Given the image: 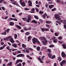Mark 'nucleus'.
Returning <instances> with one entry per match:
<instances>
[{"label":"nucleus","mask_w":66,"mask_h":66,"mask_svg":"<svg viewBox=\"0 0 66 66\" xmlns=\"http://www.w3.org/2000/svg\"><path fill=\"white\" fill-rule=\"evenodd\" d=\"M23 29L24 31H27V30H29L27 29V28L26 27H25Z\"/></svg>","instance_id":"obj_51"},{"label":"nucleus","mask_w":66,"mask_h":66,"mask_svg":"<svg viewBox=\"0 0 66 66\" xmlns=\"http://www.w3.org/2000/svg\"><path fill=\"white\" fill-rule=\"evenodd\" d=\"M4 61L6 62H8V60L7 59H5L4 60Z\"/></svg>","instance_id":"obj_64"},{"label":"nucleus","mask_w":66,"mask_h":66,"mask_svg":"<svg viewBox=\"0 0 66 66\" xmlns=\"http://www.w3.org/2000/svg\"><path fill=\"white\" fill-rule=\"evenodd\" d=\"M6 30H5L4 33V35H6Z\"/></svg>","instance_id":"obj_57"},{"label":"nucleus","mask_w":66,"mask_h":66,"mask_svg":"<svg viewBox=\"0 0 66 66\" xmlns=\"http://www.w3.org/2000/svg\"><path fill=\"white\" fill-rule=\"evenodd\" d=\"M46 16H47V14L45 13H44V14L42 15V16L44 19H45V18H46Z\"/></svg>","instance_id":"obj_15"},{"label":"nucleus","mask_w":66,"mask_h":66,"mask_svg":"<svg viewBox=\"0 0 66 66\" xmlns=\"http://www.w3.org/2000/svg\"><path fill=\"white\" fill-rule=\"evenodd\" d=\"M13 20H14V21H17V19H16V18H15Z\"/></svg>","instance_id":"obj_62"},{"label":"nucleus","mask_w":66,"mask_h":66,"mask_svg":"<svg viewBox=\"0 0 66 66\" xmlns=\"http://www.w3.org/2000/svg\"><path fill=\"white\" fill-rule=\"evenodd\" d=\"M56 23H58L59 24V25H60V24H61V23L60 22H59L57 21H56Z\"/></svg>","instance_id":"obj_45"},{"label":"nucleus","mask_w":66,"mask_h":66,"mask_svg":"<svg viewBox=\"0 0 66 66\" xmlns=\"http://www.w3.org/2000/svg\"><path fill=\"white\" fill-rule=\"evenodd\" d=\"M40 28L42 30V32H44V31H45V29H44V28Z\"/></svg>","instance_id":"obj_47"},{"label":"nucleus","mask_w":66,"mask_h":66,"mask_svg":"<svg viewBox=\"0 0 66 66\" xmlns=\"http://www.w3.org/2000/svg\"><path fill=\"white\" fill-rule=\"evenodd\" d=\"M16 66H22L21 63H19L16 65Z\"/></svg>","instance_id":"obj_44"},{"label":"nucleus","mask_w":66,"mask_h":66,"mask_svg":"<svg viewBox=\"0 0 66 66\" xmlns=\"http://www.w3.org/2000/svg\"><path fill=\"white\" fill-rule=\"evenodd\" d=\"M30 10V9H28L27 8H25V11H28V10Z\"/></svg>","instance_id":"obj_55"},{"label":"nucleus","mask_w":66,"mask_h":66,"mask_svg":"<svg viewBox=\"0 0 66 66\" xmlns=\"http://www.w3.org/2000/svg\"><path fill=\"white\" fill-rule=\"evenodd\" d=\"M28 42H29L30 41V39H31V36H29V37H28Z\"/></svg>","instance_id":"obj_34"},{"label":"nucleus","mask_w":66,"mask_h":66,"mask_svg":"<svg viewBox=\"0 0 66 66\" xmlns=\"http://www.w3.org/2000/svg\"><path fill=\"white\" fill-rule=\"evenodd\" d=\"M56 8H54L51 10V11H56Z\"/></svg>","instance_id":"obj_42"},{"label":"nucleus","mask_w":66,"mask_h":66,"mask_svg":"<svg viewBox=\"0 0 66 66\" xmlns=\"http://www.w3.org/2000/svg\"><path fill=\"white\" fill-rule=\"evenodd\" d=\"M40 39L41 40H44L42 41V43H43V45H45V46L47 45V43H48V41L44 37H40Z\"/></svg>","instance_id":"obj_1"},{"label":"nucleus","mask_w":66,"mask_h":66,"mask_svg":"<svg viewBox=\"0 0 66 66\" xmlns=\"http://www.w3.org/2000/svg\"><path fill=\"white\" fill-rule=\"evenodd\" d=\"M7 40H10V41L11 43H14L15 41L14 40L13 38L11 36L8 37L7 38Z\"/></svg>","instance_id":"obj_4"},{"label":"nucleus","mask_w":66,"mask_h":66,"mask_svg":"<svg viewBox=\"0 0 66 66\" xmlns=\"http://www.w3.org/2000/svg\"><path fill=\"white\" fill-rule=\"evenodd\" d=\"M61 19L62 18H59L57 20H58V21H60V22H63V21L61 20Z\"/></svg>","instance_id":"obj_29"},{"label":"nucleus","mask_w":66,"mask_h":66,"mask_svg":"<svg viewBox=\"0 0 66 66\" xmlns=\"http://www.w3.org/2000/svg\"><path fill=\"white\" fill-rule=\"evenodd\" d=\"M45 56H43L42 57V60H44V59L45 58Z\"/></svg>","instance_id":"obj_59"},{"label":"nucleus","mask_w":66,"mask_h":66,"mask_svg":"<svg viewBox=\"0 0 66 66\" xmlns=\"http://www.w3.org/2000/svg\"><path fill=\"white\" fill-rule=\"evenodd\" d=\"M28 3L29 4V5L30 6H32V2L30 0H29L28 2Z\"/></svg>","instance_id":"obj_13"},{"label":"nucleus","mask_w":66,"mask_h":66,"mask_svg":"<svg viewBox=\"0 0 66 66\" xmlns=\"http://www.w3.org/2000/svg\"><path fill=\"white\" fill-rule=\"evenodd\" d=\"M24 55L23 54H18L17 55V57H23L24 56Z\"/></svg>","instance_id":"obj_10"},{"label":"nucleus","mask_w":66,"mask_h":66,"mask_svg":"<svg viewBox=\"0 0 66 66\" xmlns=\"http://www.w3.org/2000/svg\"><path fill=\"white\" fill-rule=\"evenodd\" d=\"M14 24V23L13 22H10V26H13Z\"/></svg>","instance_id":"obj_17"},{"label":"nucleus","mask_w":66,"mask_h":66,"mask_svg":"<svg viewBox=\"0 0 66 66\" xmlns=\"http://www.w3.org/2000/svg\"><path fill=\"white\" fill-rule=\"evenodd\" d=\"M12 17H13V18H15V14H12Z\"/></svg>","instance_id":"obj_58"},{"label":"nucleus","mask_w":66,"mask_h":66,"mask_svg":"<svg viewBox=\"0 0 66 66\" xmlns=\"http://www.w3.org/2000/svg\"><path fill=\"white\" fill-rule=\"evenodd\" d=\"M62 46L63 49H66V46L65 44H62Z\"/></svg>","instance_id":"obj_32"},{"label":"nucleus","mask_w":66,"mask_h":66,"mask_svg":"<svg viewBox=\"0 0 66 66\" xmlns=\"http://www.w3.org/2000/svg\"><path fill=\"white\" fill-rule=\"evenodd\" d=\"M10 48V47L9 46H8L7 47V50H9L11 52V49Z\"/></svg>","instance_id":"obj_25"},{"label":"nucleus","mask_w":66,"mask_h":66,"mask_svg":"<svg viewBox=\"0 0 66 66\" xmlns=\"http://www.w3.org/2000/svg\"><path fill=\"white\" fill-rule=\"evenodd\" d=\"M47 55L49 56V57L50 58V59H51V57L52 56V54H51L50 53H47Z\"/></svg>","instance_id":"obj_19"},{"label":"nucleus","mask_w":66,"mask_h":66,"mask_svg":"<svg viewBox=\"0 0 66 66\" xmlns=\"http://www.w3.org/2000/svg\"><path fill=\"white\" fill-rule=\"evenodd\" d=\"M38 60L41 63H43V62L42 61V59L40 58V56H39L38 58Z\"/></svg>","instance_id":"obj_12"},{"label":"nucleus","mask_w":66,"mask_h":66,"mask_svg":"<svg viewBox=\"0 0 66 66\" xmlns=\"http://www.w3.org/2000/svg\"><path fill=\"white\" fill-rule=\"evenodd\" d=\"M10 20H14V19L12 18H10L7 20V21H9Z\"/></svg>","instance_id":"obj_26"},{"label":"nucleus","mask_w":66,"mask_h":66,"mask_svg":"<svg viewBox=\"0 0 66 66\" xmlns=\"http://www.w3.org/2000/svg\"><path fill=\"white\" fill-rule=\"evenodd\" d=\"M12 46H13V47H14V48H17V47H18V46H17V45L15 44H12Z\"/></svg>","instance_id":"obj_23"},{"label":"nucleus","mask_w":66,"mask_h":66,"mask_svg":"<svg viewBox=\"0 0 66 66\" xmlns=\"http://www.w3.org/2000/svg\"><path fill=\"white\" fill-rule=\"evenodd\" d=\"M34 17L35 19H38V17L37 16L34 15Z\"/></svg>","instance_id":"obj_41"},{"label":"nucleus","mask_w":66,"mask_h":66,"mask_svg":"<svg viewBox=\"0 0 66 66\" xmlns=\"http://www.w3.org/2000/svg\"><path fill=\"white\" fill-rule=\"evenodd\" d=\"M54 35L55 36H58L59 34H57L56 33H55Z\"/></svg>","instance_id":"obj_48"},{"label":"nucleus","mask_w":66,"mask_h":66,"mask_svg":"<svg viewBox=\"0 0 66 66\" xmlns=\"http://www.w3.org/2000/svg\"><path fill=\"white\" fill-rule=\"evenodd\" d=\"M63 23L66 24V20L64 19L63 21Z\"/></svg>","instance_id":"obj_33"},{"label":"nucleus","mask_w":66,"mask_h":66,"mask_svg":"<svg viewBox=\"0 0 66 66\" xmlns=\"http://www.w3.org/2000/svg\"><path fill=\"white\" fill-rule=\"evenodd\" d=\"M46 27L48 28V29H50V26L48 24H46Z\"/></svg>","instance_id":"obj_38"},{"label":"nucleus","mask_w":66,"mask_h":66,"mask_svg":"<svg viewBox=\"0 0 66 66\" xmlns=\"http://www.w3.org/2000/svg\"><path fill=\"white\" fill-rule=\"evenodd\" d=\"M22 19L23 20H25L27 22L29 23L31 21V17L30 16H28L27 19L26 18H22Z\"/></svg>","instance_id":"obj_2"},{"label":"nucleus","mask_w":66,"mask_h":66,"mask_svg":"<svg viewBox=\"0 0 66 66\" xmlns=\"http://www.w3.org/2000/svg\"><path fill=\"white\" fill-rule=\"evenodd\" d=\"M61 55H62V57H66V55L65 53L64 52H62L61 53Z\"/></svg>","instance_id":"obj_7"},{"label":"nucleus","mask_w":66,"mask_h":66,"mask_svg":"<svg viewBox=\"0 0 66 66\" xmlns=\"http://www.w3.org/2000/svg\"><path fill=\"white\" fill-rule=\"evenodd\" d=\"M10 31V29H9V28L7 29L6 30L7 33H9Z\"/></svg>","instance_id":"obj_37"},{"label":"nucleus","mask_w":66,"mask_h":66,"mask_svg":"<svg viewBox=\"0 0 66 66\" xmlns=\"http://www.w3.org/2000/svg\"><path fill=\"white\" fill-rule=\"evenodd\" d=\"M54 46L53 45H51L49 46V47L50 48H53L54 47Z\"/></svg>","instance_id":"obj_35"},{"label":"nucleus","mask_w":66,"mask_h":66,"mask_svg":"<svg viewBox=\"0 0 66 66\" xmlns=\"http://www.w3.org/2000/svg\"><path fill=\"white\" fill-rule=\"evenodd\" d=\"M6 45H4L2 47L3 49H4V47H6Z\"/></svg>","instance_id":"obj_61"},{"label":"nucleus","mask_w":66,"mask_h":66,"mask_svg":"<svg viewBox=\"0 0 66 66\" xmlns=\"http://www.w3.org/2000/svg\"><path fill=\"white\" fill-rule=\"evenodd\" d=\"M45 31H49V29H45Z\"/></svg>","instance_id":"obj_53"},{"label":"nucleus","mask_w":66,"mask_h":66,"mask_svg":"<svg viewBox=\"0 0 66 66\" xmlns=\"http://www.w3.org/2000/svg\"><path fill=\"white\" fill-rule=\"evenodd\" d=\"M11 3H12V4H13L16 5V6H19V7H20V6H19V5L17 3V2H11Z\"/></svg>","instance_id":"obj_8"},{"label":"nucleus","mask_w":66,"mask_h":66,"mask_svg":"<svg viewBox=\"0 0 66 66\" xmlns=\"http://www.w3.org/2000/svg\"><path fill=\"white\" fill-rule=\"evenodd\" d=\"M58 39H62L63 38V37L61 36H60L57 38Z\"/></svg>","instance_id":"obj_40"},{"label":"nucleus","mask_w":66,"mask_h":66,"mask_svg":"<svg viewBox=\"0 0 66 66\" xmlns=\"http://www.w3.org/2000/svg\"><path fill=\"white\" fill-rule=\"evenodd\" d=\"M36 11L37 12H38L39 11V10L38 9V8H37V7L36 8Z\"/></svg>","instance_id":"obj_56"},{"label":"nucleus","mask_w":66,"mask_h":66,"mask_svg":"<svg viewBox=\"0 0 66 66\" xmlns=\"http://www.w3.org/2000/svg\"><path fill=\"white\" fill-rule=\"evenodd\" d=\"M32 42L34 44L36 43H37L39 44H40V42H39L38 39L35 37H34L32 39Z\"/></svg>","instance_id":"obj_3"},{"label":"nucleus","mask_w":66,"mask_h":66,"mask_svg":"<svg viewBox=\"0 0 66 66\" xmlns=\"http://www.w3.org/2000/svg\"><path fill=\"white\" fill-rule=\"evenodd\" d=\"M47 51L48 52H51V49H48L47 50Z\"/></svg>","instance_id":"obj_39"},{"label":"nucleus","mask_w":66,"mask_h":66,"mask_svg":"<svg viewBox=\"0 0 66 66\" xmlns=\"http://www.w3.org/2000/svg\"><path fill=\"white\" fill-rule=\"evenodd\" d=\"M22 47L23 48H26L27 47V46L24 44H22Z\"/></svg>","instance_id":"obj_18"},{"label":"nucleus","mask_w":66,"mask_h":66,"mask_svg":"<svg viewBox=\"0 0 66 66\" xmlns=\"http://www.w3.org/2000/svg\"><path fill=\"white\" fill-rule=\"evenodd\" d=\"M39 21H40V22L42 23H43V20H42V19H40L39 20Z\"/></svg>","instance_id":"obj_54"},{"label":"nucleus","mask_w":66,"mask_h":66,"mask_svg":"<svg viewBox=\"0 0 66 66\" xmlns=\"http://www.w3.org/2000/svg\"><path fill=\"white\" fill-rule=\"evenodd\" d=\"M58 42L60 43V44H63V42L62 41H59Z\"/></svg>","instance_id":"obj_52"},{"label":"nucleus","mask_w":66,"mask_h":66,"mask_svg":"<svg viewBox=\"0 0 66 66\" xmlns=\"http://www.w3.org/2000/svg\"><path fill=\"white\" fill-rule=\"evenodd\" d=\"M52 22L50 21H46V23H48V24H50V23H51Z\"/></svg>","instance_id":"obj_30"},{"label":"nucleus","mask_w":66,"mask_h":66,"mask_svg":"<svg viewBox=\"0 0 66 66\" xmlns=\"http://www.w3.org/2000/svg\"><path fill=\"white\" fill-rule=\"evenodd\" d=\"M53 42L54 43H57V39H55L54 40H53Z\"/></svg>","instance_id":"obj_31"},{"label":"nucleus","mask_w":66,"mask_h":66,"mask_svg":"<svg viewBox=\"0 0 66 66\" xmlns=\"http://www.w3.org/2000/svg\"><path fill=\"white\" fill-rule=\"evenodd\" d=\"M22 66H24L25 65H26V62H23L22 63Z\"/></svg>","instance_id":"obj_49"},{"label":"nucleus","mask_w":66,"mask_h":66,"mask_svg":"<svg viewBox=\"0 0 66 66\" xmlns=\"http://www.w3.org/2000/svg\"><path fill=\"white\" fill-rule=\"evenodd\" d=\"M47 49V47H42V48L41 50V51H43V50H45V49Z\"/></svg>","instance_id":"obj_27"},{"label":"nucleus","mask_w":66,"mask_h":66,"mask_svg":"<svg viewBox=\"0 0 66 66\" xmlns=\"http://www.w3.org/2000/svg\"><path fill=\"white\" fill-rule=\"evenodd\" d=\"M39 13H40V14H43V12L41 11H40L39 12Z\"/></svg>","instance_id":"obj_60"},{"label":"nucleus","mask_w":66,"mask_h":66,"mask_svg":"<svg viewBox=\"0 0 66 66\" xmlns=\"http://www.w3.org/2000/svg\"><path fill=\"white\" fill-rule=\"evenodd\" d=\"M55 16V18L56 19H59V18H60V16L59 15H58L57 14H55L54 15Z\"/></svg>","instance_id":"obj_9"},{"label":"nucleus","mask_w":66,"mask_h":66,"mask_svg":"<svg viewBox=\"0 0 66 66\" xmlns=\"http://www.w3.org/2000/svg\"><path fill=\"white\" fill-rule=\"evenodd\" d=\"M15 26L17 28H18V29H21V27L18 25L15 24Z\"/></svg>","instance_id":"obj_14"},{"label":"nucleus","mask_w":66,"mask_h":66,"mask_svg":"<svg viewBox=\"0 0 66 66\" xmlns=\"http://www.w3.org/2000/svg\"><path fill=\"white\" fill-rule=\"evenodd\" d=\"M14 36L15 39H16V38H17V34H15Z\"/></svg>","instance_id":"obj_46"},{"label":"nucleus","mask_w":66,"mask_h":66,"mask_svg":"<svg viewBox=\"0 0 66 66\" xmlns=\"http://www.w3.org/2000/svg\"><path fill=\"white\" fill-rule=\"evenodd\" d=\"M32 11H30V12L31 13H33L34 12V11H35V9L34 8H33L31 10Z\"/></svg>","instance_id":"obj_21"},{"label":"nucleus","mask_w":66,"mask_h":66,"mask_svg":"<svg viewBox=\"0 0 66 66\" xmlns=\"http://www.w3.org/2000/svg\"><path fill=\"white\" fill-rule=\"evenodd\" d=\"M55 57V55H54L53 56L51 57V59H54V58Z\"/></svg>","instance_id":"obj_50"},{"label":"nucleus","mask_w":66,"mask_h":66,"mask_svg":"<svg viewBox=\"0 0 66 66\" xmlns=\"http://www.w3.org/2000/svg\"><path fill=\"white\" fill-rule=\"evenodd\" d=\"M66 61L65 60H63L62 62L60 63V66H63L64 65H66Z\"/></svg>","instance_id":"obj_5"},{"label":"nucleus","mask_w":66,"mask_h":66,"mask_svg":"<svg viewBox=\"0 0 66 66\" xmlns=\"http://www.w3.org/2000/svg\"><path fill=\"white\" fill-rule=\"evenodd\" d=\"M54 7V5H51L49 6V8L51 9L52 8H53Z\"/></svg>","instance_id":"obj_16"},{"label":"nucleus","mask_w":66,"mask_h":66,"mask_svg":"<svg viewBox=\"0 0 66 66\" xmlns=\"http://www.w3.org/2000/svg\"><path fill=\"white\" fill-rule=\"evenodd\" d=\"M21 32L23 33V32H24V30H23V29L21 30Z\"/></svg>","instance_id":"obj_63"},{"label":"nucleus","mask_w":66,"mask_h":66,"mask_svg":"<svg viewBox=\"0 0 66 66\" xmlns=\"http://www.w3.org/2000/svg\"><path fill=\"white\" fill-rule=\"evenodd\" d=\"M25 35H30V33H29L28 32H27L25 33Z\"/></svg>","instance_id":"obj_43"},{"label":"nucleus","mask_w":66,"mask_h":66,"mask_svg":"<svg viewBox=\"0 0 66 66\" xmlns=\"http://www.w3.org/2000/svg\"><path fill=\"white\" fill-rule=\"evenodd\" d=\"M36 49H37V51H40V48L39 46H37V47Z\"/></svg>","instance_id":"obj_20"},{"label":"nucleus","mask_w":66,"mask_h":66,"mask_svg":"<svg viewBox=\"0 0 66 66\" xmlns=\"http://www.w3.org/2000/svg\"><path fill=\"white\" fill-rule=\"evenodd\" d=\"M22 60H18L16 61V63L15 64V65L17 64V63H19V62H22Z\"/></svg>","instance_id":"obj_11"},{"label":"nucleus","mask_w":66,"mask_h":66,"mask_svg":"<svg viewBox=\"0 0 66 66\" xmlns=\"http://www.w3.org/2000/svg\"><path fill=\"white\" fill-rule=\"evenodd\" d=\"M31 22H34V23H35L36 24V23H37V21H36L35 20H32L31 21Z\"/></svg>","instance_id":"obj_28"},{"label":"nucleus","mask_w":66,"mask_h":66,"mask_svg":"<svg viewBox=\"0 0 66 66\" xmlns=\"http://www.w3.org/2000/svg\"><path fill=\"white\" fill-rule=\"evenodd\" d=\"M57 60L59 61V62H60L62 60V58L60 57H57Z\"/></svg>","instance_id":"obj_22"},{"label":"nucleus","mask_w":66,"mask_h":66,"mask_svg":"<svg viewBox=\"0 0 66 66\" xmlns=\"http://www.w3.org/2000/svg\"><path fill=\"white\" fill-rule=\"evenodd\" d=\"M12 65V62L10 61L7 64V65L9 66V65Z\"/></svg>","instance_id":"obj_24"},{"label":"nucleus","mask_w":66,"mask_h":66,"mask_svg":"<svg viewBox=\"0 0 66 66\" xmlns=\"http://www.w3.org/2000/svg\"><path fill=\"white\" fill-rule=\"evenodd\" d=\"M25 52H27V53H29V52H30V51L28 49H27L26 50Z\"/></svg>","instance_id":"obj_36"},{"label":"nucleus","mask_w":66,"mask_h":66,"mask_svg":"<svg viewBox=\"0 0 66 66\" xmlns=\"http://www.w3.org/2000/svg\"><path fill=\"white\" fill-rule=\"evenodd\" d=\"M20 3L21 5L22 6H26V4H25V3H24V2H23L22 3V0H20Z\"/></svg>","instance_id":"obj_6"}]
</instances>
